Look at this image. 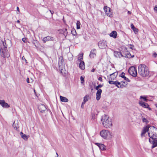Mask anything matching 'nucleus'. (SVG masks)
<instances>
[{
    "instance_id": "393cba45",
    "label": "nucleus",
    "mask_w": 157,
    "mask_h": 157,
    "mask_svg": "<svg viewBox=\"0 0 157 157\" xmlns=\"http://www.w3.org/2000/svg\"><path fill=\"white\" fill-rule=\"evenodd\" d=\"M79 68L82 70H84L85 68V63L83 61L80 62L79 65Z\"/></svg>"
},
{
    "instance_id": "7c9ffc66",
    "label": "nucleus",
    "mask_w": 157,
    "mask_h": 157,
    "mask_svg": "<svg viewBox=\"0 0 157 157\" xmlns=\"http://www.w3.org/2000/svg\"><path fill=\"white\" fill-rule=\"evenodd\" d=\"M81 24L79 21H77L76 23L77 29H79L80 28Z\"/></svg>"
},
{
    "instance_id": "13d9d810",
    "label": "nucleus",
    "mask_w": 157,
    "mask_h": 157,
    "mask_svg": "<svg viewBox=\"0 0 157 157\" xmlns=\"http://www.w3.org/2000/svg\"><path fill=\"white\" fill-rule=\"evenodd\" d=\"M17 10L18 11H19V7H17Z\"/></svg>"
},
{
    "instance_id": "69168bd1",
    "label": "nucleus",
    "mask_w": 157,
    "mask_h": 157,
    "mask_svg": "<svg viewBox=\"0 0 157 157\" xmlns=\"http://www.w3.org/2000/svg\"><path fill=\"white\" fill-rule=\"evenodd\" d=\"M156 107H157V104L155 105Z\"/></svg>"
},
{
    "instance_id": "6e6552de",
    "label": "nucleus",
    "mask_w": 157,
    "mask_h": 157,
    "mask_svg": "<svg viewBox=\"0 0 157 157\" xmlns=\"http://www.w3.org/2000/svg\"><path fill=\"white\" fill-rule=\"evenodd\" d=\"M1 42L2 43V45H1V48L2 47L3 49H7L8 47L10 46V45H9L7 44L8 43L10 44L11 41L9 40H1Z\"/></svg>"
},
{
    "instance_id": "a211bd4d",
    "label": "nucleus",
    "mask_w": 157,
    "mask_h": 157,
    "mask_svg": "<svg viewBox=\"0 0 157 157\" xmlns=\"http://www.w3.org/2000/svg\"><path fill=\"white\" fill-rule=\"evenodd\" d=\"M96 50L95 49H92L90 52L89 55L90 57L91 58H94V57L96 56Z\"/></svg>"
},
{
    "instance_id": "8fccbe9b",
    "label": "nucleus",
    "mask_w": 157,
    "mask_h": 157,
    "mask_svg": "<svg viewBox=\"0 0 157 157\" xmlns=\"http://www.w3.org/2000/svg\"><path fill=\"white\" fill-rule=\"evenodd\" d=\"M154 10L155 11H157V6L156 5L155 6V7L154 8Z\"/></svg>"
},
{
    "instance_id": "b1692460",
    "label": "nucleus",
    "mask_w": 157,
    "mask_h": 157,
    "mask_svg": "<svg viewBox=\"0 0 157 157\" xmlns=\"http://www.w3.org/2000/svg\"><path fill=\"white\" fill-rule=\"evenodd\" d=\"M125 73L124 72H122L121 75H119V76L121 77L122 78H123L124 80L128 81L130 82V80L129 79L124 76Z\"/></svg>"
},
{
    "instance_id": "3c124183",
    "label": "nucleus",
    "mask_w": 157,
    "mask_h": 157,
    "mask_svg": "<svg viewBox=\"0 0 157 157\" xmlns=\"http://www.w3.org/2000/svg\"><path fill=\"white\" fill-rule=\"evenodd\" d=\"M22 40L25 43L26 42V39L25 38H23L22 39Z\"/></svg>"
},
{
    "instance_id": "49530a36",
    "label": "nucleus",
    "mask_w": 157,
    "mask_h": 157,
    "mask_svg": "<svg viewBox=\"0 0 157 157\" xmlns=\"http://www.w3.org/2000/svg\"><path fill=\"white\" fill-rule=\"evenodd\" d=\"M131 29L133 30V29H134L135 27H134V25L132 24L131 25Z\"/></svg>"
},
{
    "instance_id": "f8f14e48",
    "label": "nucleus",
    "mask_w": 157,
    "mask_h": 157,
    "mask_svg": "<svg viewBox=\"0 0 157 157\" xmlns=\"http://www.w3.org/2000/svg\"><path fill=\"white\" fill-rule=\"evenodd\" d=\"M63 62L64 60L63 57L62 56H60L59 57L58 62L59 69L61 68V67H62V66L63 64Z\"/></svg>"
},
{
    "instance_id": "f3484780",
    "label": "nucleus",
    "mask_w": 157,
    "mask_h": 157,
    "mask_svg": "<svg viewBox=\"0 0 157 157\" xmlns=\"http://www.w3.org/2000/svg\"><path fill=\"white\" fill-rule=\"evenodd\" d=\"M118 73L117 72H114L110 75V77L109 78V80H114L116 78L117 75Z\"/></svg>"
},
{
    "instance_id": "72a5a7b5",
    "label": "nucleus",
    "mask_w": 157,
    "mask_h": 157,
    "mask_svg": "<svg viewBox=\"0 0 157 157\" xmlns=\"http://www.w3.org/2000/svg\"><path fill=\"white\" fill-rule=\"evenodd\" d=\"M5 102L4 100H0V105L3 107L4 106V104Z\"/></svg>"
},
{
    "instance_id": "f704fd0d",
    "label": "nucleus",
    "mask_w": 157,
    "mask_h": 157,
    "mask_svg": "<svg viewBox=\"0 0 157 157\" xmlns=\"http://www.w3.org/2000/svg\"><path fill=\"white\" fill-rule=\"evenodd\" d=\"M140 98L141 99H143L144 101L147 102L148 101V99L146 98V97H143L142 96H141L140 97Z\"/></svg>"
},
{
    "instance_id": "6ab92c4d",
    "label": "nucleus",
    "mask_w": 157,
    "mask_h": 157,
    "mask_svg": "<svg viewBox=\"0 0 157 157\" xmlns=\"http://www.w3.org/2000/svg\"><path fill=\"white\" fill-rule=\"evenodd\" d=\"M13 126L14 127V129L17 131H18L19 126L18 124V121H15L13 123Z\"/></svg>"
},
{
    "instance_id": "4c0bfd02",
    "label": "nucleus",
    "mask_w": 157,
    "mask_h": 157,
    "mask_svg": "<svg viewBox=\"0 0 157 157\" xmlns=\"http://www.w3.org/2000/svg\"><path fill=\"white\" fill-rule=\"evenodd\" d=\"M84 77H83L82 76H81V77H80V80H81V83H83V82L84 81Z\"/></svg>"
},
{
    "instance_id": "774afa93",
    "label": "nucleus",
    "mask_w": 157,
    "mask_h": 157,
    "mask_svg": "<svg viewBox=\"0 0 157 157\" xmlns=\"http://www.w3.org/2000/svg\"><path fill=\"white\" fill-rule=\"evenodd\" d=\"M34 92H35V90H34Z\"/></svg>"
},
{
    "instance_id": "9b49d317",
    "label": "nucleus",
    "mask_w": 157,
    "mask_h": 157,
    "mask_svg": "<svg viewBox=\"0 0 157 157\" xmlns=\"http://www.w3.org/2000/svg\"><path fill=\"white\" fill-rule=\"evenodd\" d=\"M39 110L41 113H44L45 111H47V109L45 106L43 104L39 105L38 106Z\"/></svg>"
},
{
    "instance_id": "a878e982",
    "label": "nucleus",
    "mask_w": 157,
    "mask_h": 157,
    "mask_svg": "<svg viewBox=\"0 0 157 157\" xmlns=\"http://www.w3.org/2000/svg\"><path fill=\"white\" fill-rule=\"evenodd\" d=\"M60 99L61 101L63 102H68V100L66 98L60 96Z\"/></svg>"
},
{
    "instance_id": "bb28decb",
    "label": "nucleus",
    "mask_w": 157,
    "mask_h": 157,
    "mask_svg": "<svg viewBox=\"0 0 157 157\" xmlns=\"http://www.w3.org/2000/svg\"><path fill=\"white\" fill-rule=\"evenodd\" d=\"M124 56L126 57L127 58H130L131 57H134V56L133 55L132 56L130 53L128 52L127 51V52H126L125 56Z\"/></svg>"
},
{
    "instance_id": "f257e3e1",
    "label": "nucleus",
    "mask_w": 157,
    "mask_h": 157,
    "mask_svg": "<svg viewBox=\"0 0 157 157\" xmlns=\"http://www.w3.org/2000/svg\"><path fill=\"white\" fill-rule=\"evenodd\" d=\"M139 74L142 76L145 77L149 75L148 67L144 64H140L138 67Z\"/></svg>"
},
{
    "instance_id": "338daca9",
    "label": "nucleus",
    "mask_w": 157,
    "mask_h": 157,
    "mask_svg": "<svg viewBox=\"0 0 157 157\" xmlns=\"http://www.w3.org/2000/svg\"><path fill=\"white\" fill-rule=\"evenodd\" d=\"M104 78H105V79H106V78L105 77H104Z\"/></svg>"
},
{
    "instance_id": "7ed1b4c3",
    "label": "nucleus",
    "mask_w": 157,
    "mask_h": 157,
    "mask_svg": "<svg viewBox=\"0 0 157 157\" xmlns=\"http://www.w3.org/2000/svg\"><path fill=\"white\" fill-rule=\"evenodd\" d=\"M151 127L149 125H148L145 127H144L142 132L141 133V136L143 135L147 131L148 136L151 140H153L157 139V134H155L154 133H153L151 131L150 132L149 130V128Z\"/></svg>"
},
{
    "instance_id": "a19ab883",
    "label": "nucleus",
    "mask_w": 157,
    "mask_h": 157,
    "mask_svg": "<svg viewBox=\"0 0 157 157\" xmlns=\"http://www.w3.org/2000/svg\"><path fill=\"white\" fill-rule=\"evenodd\" d=\"M128 47L129 48H131L132 50H133L134 49V47L133 45L130 44L129 45Z\"/></svg>"
},
{
    "instance_id": "5fc2aeb1",
    "label": "nucleus",
    "mask_w": 157,
    "mask_h": 157,
    "mask_svg": "<svg viewBox=\"0 0 157 157\" xmlns=\"http://www.w3.org/2000/svg\"><path fill=\"white\" fill-rule=\"evenodd\" d=\"M26 81H27V82L28 83H29V78H27Z\"/></svg>"
},
{
    "instance_id": "aec40b11",
    "label": "nucleus",
    "mask_w": 157,
    "mask_h": 157,
    "mask_svg": "<svg viewBox=\"0 0 157 157\" xmlns=\"http://www.w3.org/2000/svg\"><path fill=\"white\" fill-rule=\"evenodd\" d=\"M140 105L144 108H148L149 107L148 105L146 103H145L141 101H140L139 102Z\"/></svg>"
},
{
    "instance_id": "052dcab7",
    "label": "nucleus",
    "mask_w": 157,
    "mask_h": 157,
    "mask_svg": "<svg viewBox=\"0 0 157 157\" xmlns=\"http://www.w3.org/2000/svg\"><path fill=\"white\" fill-rule=\"evenodd\" d=\"M147 108L148 109L150 110H151V109L150 108H149L148 107V108Z\"/></svg>"
},
{
    "instance_id": "c756f323",
    "label": "nucleus",
    "mask_w": 157,
    "mask_h": 157,
    "mask_svg": "<svg viewBox=\"0 0 157 157\" xmlns=\"http://www.w3.org/2000/svg\"><path fill=\"white\" fill-rule=\"evenodd\" d=\"M62 31L63 32V35L66 36L67 34V30L66 29H63L62 30Z\"/></svg>"
},
{
    "instance_id": "dca6fc26",
    "label": "nucleus",
    "mask_w": 157,
    "mask_h": 157,
    "mask_svg": "<svg viewBox=\"0 0 157 157\" xmlns=\"http://www.w3.org/2000/svg\"><path fill=\"white\" fill-rule=\"evenodd\" d=\"M115 85H116L118 88H122L124 87V85L121 84L122 82H123V81H122L120 82L117 81H115Z\"/></svg>"
},
{
    "instance_id": "603ef678",
    "label": "nucleus",
    "mask_w": 157,
    "mask_h": 157,
    "mask_svg": "<svg viewBox=\"0 0 157 157\" xmlns=\"http://www.w3.org/2000/svg\"><path fill=\"white\" fill-rule=\"evenodd\" d=\"M22 60H25V61L26 63H27V60H26V59H25V57L24 56H23L22 58Z\"/></svg>"
},
{
    "instance_id": "4be33fe9",
    "label": "nucleus",
    "mask_w": 157,
    "mask_h": 157,
    "mask_svg": "<svg viewBox=\"0 0 157 157\" xmlns=\"http://www.w3.org/2000/svg\"><path fill=\"white\" fill-rule=\"evenodd\" d=\"M109 35L110 36L116 38L117 35V32L115 31H113Z\"/></svg>"
},
{
    "instance_id": "cd10ccee",
    "label": "nucleus",
    "mask_w": 157,
    "mask_h": 157,
    "mask_svg": "<svg viewBox=\"0 0 157 157\" xmlns=\"http://www.w3.org/2000/svg\"><path fill=\"white\" fill-rule=\"evenodd\" d=\"M83 54H81L79 55L78 58V60L80 62L82 61L83 58Z\"/></svg>"
},
{
    "instance_id": "5701e85b",
    "label": "nucleus",
    "mask_w": 157,
    "mask_h": 157,
    "mask_svg": "<svg viewBox=\"0 0 157 157\" xmlns=\"http://www.w3.org/2000/svg\"><path fill=\"white\" fill-rule=\"evenodd\" d=\"M20 135L21 136V137L22 138L25 140H28L27 136L25 134H24L22 132H21L20 133Z\"/></svg>"
},
{
    "instance_id": "473e14b6",
    "label": "nucleus",
    "mask_w": 157,
    "mask_h": 157,
    "mask_svg": "<svg viewBox=\"0 0 157 157\" xmlns=\"http://www.w3.org/2000/svg\"><path fill=\"white\" fill-rule=\"evenodd\" d=\"M10 107V105L8 104V103L5 102L4 104V106L3 107V108H8Z\"/></svg>"
},
{
    "instance_id": "412c9836",
    "label": "nucleus",
    "mask_w": 157,
    "mask_h": 157,
    "mask_svg": "<svg viewBox=\"0 0 157 157\" xmlns=\"http://www.w3.org/2000/svg\"><path fill=\"white\" fill-rule=\"evenodd\" d=\"M114 56L116 57L120 58L122 57L123 55L121 54V52H114Z\"/></svg>"
},
{
    "instance_id": "ddd939ff",
    "label": "nucleus",
    "mask_w": 157,
    "mask_h": 157,
    "mask_svg": "<svg viewBox=\"0 0 157 157\" xmlns=\"http://www.w3.org/2000/svg\"><path fill=\"white\" fill-rule=\"evenodd\" d=\"M150 142L152 144V148H153L157 146V139L153 140H151V139H149Z\"/></svg>"
},
{
    "instance_id": "680f3d73",
    "label": "nucleus",
    "mask_w": 157,
    "mask_h": 157,
    "mask_svg": "<svg viewBox=\"0 0 157 157\" xmlns=\"http://www.w3.org/2000/svg\"><path fill=\"white\" fill-rule=\"evenodd\" d=\"M124 83H125V82H122V83H121L122 84H123V85H124Z\"/></svg>"
},
{
    "instance_id": "864d4df0",
    "label": "nucleus",
    "mask_w": 157,
    "mask_h": 157,
    "mask_svg": "<svg viewBox=\"0 0 157 157\" xmlns=\"http://www.w3.org/2000/svg\"><path fill=\"white\" fill-rule=\"evenodd\" d=\"M98 80L101 82H102V78L101 77H99L98 78Z\"/></svg>"
},
{
    "instance_id": "58836bf2",
    "label": "nucleus",
    "mask_w": 157,
    "mask_h": 157,
    "mask_svg": "<svg viewBox=\"0 0 157 157\" xmlns=\"http://www.w3.org/2000/svg\"><path fill=\"white\" fill-rule=\"evenodd\" d=\"M142 121L143 122H146V123H147L149 122L145 118H143Z\"/></svg>"
},
{
    "instance_id": "1a4fd4ad",
    "label": "nucleus",
    "mask_w": 157,
    "mask_h": 157,
    "mask_svg": "<svg viewBox=\"0 0 157 157\" xmlns=\"http://www.w3.org/2000/svg\"><path fill=\"white\" fill-rule=\"evenodd\" d=\"M98 46L100 48H105L107 46V43L104 40L100 41L98 43Z\"/></svg>"
},
{
    "instance_id": "37998d69",
    "label": "nucleus",
    "mask_w": 157,
    "mask_h": 157,
    "mask_svg": "<svg viewBox=\"0 0 157 157\" xmlns=\"http://www.w3.org/2000/svg\"><path fill=\"white\" fill-rule=\"evenodd\" d=\"M133 30L136 34L138 32V29L135 28L133 29Z\"/></svg>"
},
{
    "instance_id": "39448f33",
    "label": "nucleus",
    "mask_w": 157,
    "mask_h": 157,
    "mask_svg": "<svg viewBox=\"0 0 157 157\" xmlns=\"http://www.w3.org/2000/svg\"><path fill=\"white\" fill-rule=\"evenodd\" d=\"M128 71L129 74L133 77H136L137 76V71L135 67L133 66L130 67Z\"/></svg>"
},
{
    "instance_id": "79ce46f5",
    "label": "nucleus",
    "mask_w": 157,
    "mask_h": 157,
    "mask_svg": "<svg viewBox=\"0 0 157 157\" xmlns=\"http://www.w3.org/2000/svg\"><path fill=\"white\" fill-rule=\"evenodd\" d=\"M88 101L87 98L86 97V96H85L84 98V99L83 101V102H85V103H86V102Z\"/></svg>"
},
{
    "instance_id": "20e7f679",
    "label": "nucleus",
    "mask_w": 157,
    "mask_h": 157,
    "mask_svg": "<svg viewBox=\"0 0 157 157\" xmlns=\"http://www.w3.org/2000/svg\"><path fill=\"white\" fill-rule=\"evenodd\" d=\"M101 136L104 139H106L108 137L111 136L110 132L107 130H103L100 132Z\"/></svg>"
},
{
    "instance_id": "4d7b16f0",
    "label": "nucleus",
    "mask_w": 157,
    "mask_h": 157,
    "mask_svg": "<svg viewBox=\"0 0 157 157\" xmlns=\"http://www.w3.org/2000/svg\"><path fill=\"white\" fill-rule=\"evenodd\" d=\"M95 71V69L94 68H93L91 71L92 72H94Z\"/></svg>"
},
{
    "instance_id": "9d476101",
    "label": "nucleus",
    "mask_w": 157,
    "mask_h": 157,
    "mask_svg": "<svg viewBox=\"0 0 157 157\" xmlns=\"http://www.w3.org/2000/svg\"><path fill=\"white\" fill-rule=\"evenodd\" d=\"M55 38H54V37L49 36H48L46 37H44L42 39V40L44 43H45L46 42L49 41H55Z\"/></svg>"
},
{
    "instance_id": "a18cd8bd",
    "label": "nucleus",
    "mask_w": 157,
    "mask_h": 157,
    "mask_svg": "<svg viewBox=\"0 0 157 157\" xmlns=\"http://www.w3.org/2000/svg\"><path fill=\"white\" fill-rule=\"evenodd\" d=\"M151 129H153L154 131H156V128L154 126L152 127L151 128Z\"/></svg>"
},
{
    "instance_id": "c9c22d12",
    "label": "nucleus",
    "mask_w": 157,
    "mask_h": 157,
    "mask_svg": "<svg viewBox=\"0 0 157 157\" xmlns=\"http://www.w3.org/2000/svg\"><path fill=\"white\" fill-rule=\"evenodd\" d=\"M71 33L73 35H75L77 34L76 31L74 29L71 31Z\"/></svg>"
},
{
    "instance_id": "0e129e2a",
    "label": "nucleus",
    "mask_w": 157,
    "mask_h": 157,
    "mask_svg": "<svg viewBox=\"0 0 157 157\" xmlns=\"http://www.w3.org/2000/svg\"><path fill=\"white\" fill-rule=\"evenodd\" d=\"M56 154L57 155V156H58V154H57V153H56Z\"/></svg>"
},
{
    "instance_id": "2f4dec72",
    "label": "nucleus",
    "mask_w": 157,
    "mask_h": 157,
    "mask_svg": "<svg viewBox=\"0 0 157 157\" xmlns=\"http://www.w3.org/2000/svg\"><path fill=\"white\" fill-rule=\"evenodd\" d=\"M103 86V84H100L99 85H98L97 86H96L95 87V89L96 90H99V88H101Z\"/></svg>"
},
{
    "instance_id": "e433bc0d",
    "label": "nucleus",
    "mask_w": 157,
    "mask_h": 157,
    "mask_svg": "<svg viewBox=\"0 0 157 157\" xmlns=\"http://www.w3.org/2000/svg\"><path fill=\"white\" fill-rule=\"evenodd\" d=\"M60 70V73L63 75H64L65 74V73L64 72V70L62 69V67H61V68L59 69Z\"/></svg>"
},
{
    "instance_id": "c85d7f7f",
    "label": "nucleus",
    "mask_w": 157,
    "mask_h": 157,
    "mask_svg": "<svg viewBox=\"0 0 157 157\" xmlns=\"http://www.w3.org/2000/svg\"><path fill=\"white\" fill-rule=\"evenodd\" d=\"M32 43L36 48L37 47L39 42L37 40H33Z\"/></svg>"
},
{
    "instance_id": "f03ea898",
    "label": "nucleus",
    "mask_w": 157,
    "mask_h": 157,
    "mask_svg": "<svg viewBox=\"0 0 157 157\" xmlns=\"http://www.w3.org/2000/svg\"><path fill=\"white\" fill-rule=\"evenodd\" d=\"M103 126L106 128H111L112 126L111 120L106 115L103 116L101 119Z\"/></svg>"
},
{
    "instance_id": "e2e57ef3",
    "label": "nucleus",
    "mask_w": 157,
    "mask_h": 157,
    "mask_svg": "<svg viewBox=\"0 0 157 157\" xmlns=\"http://www.w3.org/2000/svg\"><path fill=\"white\" fill-rule=\"evenodd\" d=\"M20 22V21L19 20H17V22L18 23H19Z\"/></svg>"
},
{
    "instance_id": "09e8293b",
    "label": "nucleus",
    "mask_w": 157,
    "mask_h": 157,
    "mask_svg": "<svg viewBox=\"0 0 157 157\" xmlns=\"http://www.w3.org/2000/svg\"><path fill=\"white\" fill-rule=\"evenodd\" d=\"M157 54L155 52L153 54V56L155 57H156L157 56Z\"/></svg>"
},
{
    "instance_id": "0eeeda50",
    "label": "nucleus",
    "mask_w": 157,
    "mask_h": 157,
    "mask_svg": "<svg viewBox=\"0 0 157 157\" xmlns=\"http://www.w3.org/2000/svg\"><path fill=\"white\" fill-rule=\"evenodd\" d=\"M104 10L106 15L110 17H113L112 12L111 11V9L106 6H104Z\"/></svg>"
},
{
    "instance_id": "c03bdc74",
    "label": "nucleus",
    "mask_w": 157,
    "mask_h": 157,
    "mask_svg": "<svg viewBox=\"0 0 157 157\" xmlns=\"http://www.w3.org/2000/svg\"><path fill=\"white\" fill-rule=\"evenodd\" d=\"M91 119L93 120H94L95 119V115L94 114H92L91 116Z\"/></svg>"
},
{
    "instance_id": "423d86ee",
    "label": "nucleus",
    "mask_w": 157,
    "mask_h": 157,
    "mask_svg": "<svg viewBox=\"0 0 157 157\" xmlns=\"http://www.w3.org/2000/svg\"><path fill=\"white\" fill-rule=\"evenodd\" d=\"M6 49H3L2 48H1L0 49L1 52V56L3 57H8L10 55L9 53L6 51Z\"/></svg>"
},
{
    "instance_id": "bf43d9fd",
    "label": "nucleus",
    "mask_w": 157,
    "mask_h": 157,
    "mask_svg": "<svg viewBox=\"0 0 157 157\" xmlns=\"http://www.w3.org/2000/svg\"><path fill=\"white\" fill-rule=\"evenodd\" d=\"M128 13L129 14H131V12H130V11H128Z\"/></svg>"
},
{
    "instance_id": "4468645a",
    "label": "nucleus",
    "mask_w": 157,
    "mask_h": 157,
    "mask_svg": "<svg viewBox=\"0 0 157 157\" xmlns=\"http://www.w3.org/2000/svg\"><path fill=\"white\" fill-rule=\"evenodd\" d=\"M97 92L96 95V99L97 100H99L101 98V95L102 93V90L101 89L99 90H97Z\"/></svg>"
},
{
    "instance_id": "ea45409f",
    "label": "nucleus",
    "mask_w": 157,
    "mask_h": 157,
    "mask_svg": "<svg viewBox=\"0 0 157 157\" xmlns=\"http://www.w3.org/2000/svg\"><path fill=\"white\" fill-rule=\"evenodd\" d=\"M109 84H115V81H109Z\"/></svg>"
},
{
    "instance_id": "6e6d98bb",
    "label": "nucleus",
    "mask_w": 157,
    "mask_h": 157,
    "mask_svg": "<svg viewBox=\"0 0 157 157\" xmlns=\"http://www.w3.org/2000/svg\"><path fill=\"white\" fill-rule=\"evenodd\" d=\"M49 11L52 14H53L54 13V12L53 11H52L51 10H49Z\"/></svg>"
},
{
    "instance_id": "de8ad7c7",
    "label": "nucleus",
    "mask_w": 157,
    "mask_h": 157,
    "mask_svg": "<svg viewBox=\"0 0 157 157\" xmlns=\"http://www.w3.org/2000/svg\"><path fill=\"white\" fill-rule=\"evenodd\" d=\"M85 102H82V105H81V108H83V107H84V105H83L85 104Z\"/></svg>"
},
{
    "instance_id": "2eb2a0df",
    "label": "nucleus",
    "mask_w": 157,
    "mask_h": 157,
    "mask_svg": "<svg viewBox=\"0 0 157 157\" xmlns=\"http://www.w3.org/2000/svg\"><path fill=\"white\" fill-rule=\"evenodd\" d=\"M95 144L98 146L101 150L104 151L106 149V146L103 144L101 143H96Z\"/></svg>"
}]
</instances>
